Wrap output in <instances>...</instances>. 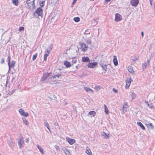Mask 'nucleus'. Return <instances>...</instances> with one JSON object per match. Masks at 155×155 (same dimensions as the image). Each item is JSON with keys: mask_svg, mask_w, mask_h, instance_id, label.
<instances>
[{"mask_svg": "<svg viewBox=\"0 0 155 155\" xmlns=\"http://www.w3.org/2000/svg\"><path fill=\"white\" fill-rule=\"evenodd\" d=\"M35 0H27L26 3L27 8L29 9H30L31 8H32L33 9H34L35 8Z\"/></svg>", "mask_w": 155, "mask_h": 155, "instance_id": "nucleus-1", "label": "nucleus"}, {"mask_svg": "<svg viewBox=\"0 0 155 155\" xmlns=\"http://www.w3.org/2000/svg\"><path fill=\"white\" fill-rule=\"evenodd\" d=\"M79 45L80 46L81 49L83 52L86 51L88 48V46H86V44L84 43H81L80 42H79Z\"/></svg>", "mask_w": 155, "mask_h": 155, "instance_id": "nucleus-2", "label": "nucleus"}, {"mask_svg": "<svg viewBox=\"0 0 155 155\" xmlns=\"http://www.w3.org/2000/svg\"><path fill=\"white\" fill-rule=\"evenodd\" d=\"M42 9L41 8H38L34 14V16L36 14L38 15V16H41L43 13Z\"/></svg>", "mask_w": 155, "mask_h": 155, "instance_id": "nucleus-3", "label": "nucleus"}, {"mask_svg": "<svg viewBox=\"0 0 155 155\" xmlns=\"http://www.w3.org/2000/svg\"><path fill=\"white\" fill-rule=\"evenodd\" d=\"M150 59H148L147 62H144L142 64V68L144 70L147 68V66H149L150 64Z\"/></svg>", "mask_w": 155, "mask_h": 155, "instance_id": "nucleus-4", "label": "nucleus"}, {"mask_svg": "<svg viewBox=\"0 0 155 155\" xmlns=\"http://www.w3.org/2000/svg\"><path fill=\"white\" fill-rule=\"evenodd\" d=\"M97 65V62H89L87 66L89 68H93L96 67Z\"/></svg>", "mask_w": 155, "mask_h": 155, "instance_id": "nucleus-5", "label": "nucleus"}, {"mask_svg": "<svg viewBox=\"0 0 155 155\" xmlns=\"http://www.w3.org/2000/svg\"><path fill=\"white\" fill-rule=\"evenodd\" d=\"M19 112L21 115L27 117L29 115V114L27 112H25L24 110L21 109H20L19 110Z\"/></svg>", "mask_w": 155, "mask_h": 155, "instance_id": "nucleus-6", "label": "nucleus"}, {"mask_svg": "<svg viewBox=\"0 0 155 155\" xmlns=\"http://www.w3.org/2000/svg\"><path fill=\"white\" fill-rule=\"evenodd\" d=\"M122 19V16L119 14L116 13L115 14V20L116 21H120Z\"/></svg>", "mask_w": 155, "mask_h": 155, "instance_id": "nucleus-7", "label": "nucleus"}, {"mask_svg": "<svg viewBox=\"0 0 155 155\" xmlns=\"http://www.w3.org/2000/svg\"><path fill=\"white\" fill-rule=\"evenodd\" d=\"M131 5L134 6L136 7L137 6L139 3L138 0H132L130 1Z\"/></svg>", "mask_w": 155, "mask_h": 155, "instance_id": "nucleus-8", "label": "nucleus"}, {"mask_svg": "<svg viewBox=\"0 0 155 155\" xmlns=\"http://www.w3.org/2000/svg\"><path fill=\"white\" fill-rule=\"evenodd\" d=\"M18 143L20 148H21V147H22V144L24 143V140L22 137L18 141Z\"/></svg>", "mask_w": 155, "mask_h": 155, "instance_id": "nucleus-9", "label": "nucleus"}, {"mask_svg": "<svg viewBox=\"0 0 155 155\" xmlns=\"http://www.w3.org/2000/svg\"><path fill=\"white\" fill-rule=\"evenodd\" d=\"M15 64V61H12L11 64H10V63H9V64H8L9 67V71L10 70V69L11 68H14V67Z\"/></svg>", "mask_w": 155, "mask_h": 155, "instance_id": "nucleus-10", "label": "nucleus"}, {"mask_svg": "<svg viewBox=\"0 0 155 155\" xmlns=\"http://www.w3.org/2000/svg\"><path fill=\"white\" fill-rule=\"evenodd\" d=\"M66 140L70 144H72L75 142V140L74 139L69 138V137H66Z\"/></svg>", "mask_w": 155, "mask_h": 155, "instance_id": "nucleus-11", "label": "nucleus"}, {"mask_svg": "<svg viewBox=\"0 0 155 155\" xmlns=\"http://www.w3.org/2000/svg\"><path fill=\"white\" fill-rule=\"evenodd\" d=\"M62 150L64 151V153L66 155H70V152L69 150L64 147H63Z\"/></svg>", "mask_w": 155, "mask_h": 155, "instance_id": "nucleus-12", "label": "nucleus"}, {"mask_svg": "<svg viewBox=\"0 0 155 155\" xmlns=\"http://www.w3.org/2000/svg\"><path fill=\"white\" fill-rule=\"evenodd\" d=\"M49 77V74L48 72L44 73L43 74V76L42 78V81H45Z\"/></svg>", "mask_w": 155, "mask_h": 155, "instance_id": "nucleus-13", "label": "nucleus"}, {"mask_svg": "<svg viewBox=\"0 0 155 155\" xmlns=\"http://www.w3.org/2000/svg\"><path fill=\"white\" fill-rule=\"evenodd\" d=\"M90 60L88 57H84L82 58V61L83 62H89Z\"/></svg>", "mask_w": 155, "mask_h": 155, "instance_id": "nucleus-14", "label": "nucleus"}, {"mask_svg": "<svg viewBox=\"0 0 155 155\" xmlns=\"http://www.w3.org/2000/svg\"><path fill=\"white\" fill-rule=\"evenodd\" d=\"M113 62L115 66H117L118 64V62L116 56L114 55L113 57Z\"/></svg>", "mask_w": 155, "mask_h": 155, "instance_id": "nucleus-15", "label": "nucleus"}, {"mask_svg": "<svg viewBox=\"0 0 155 155\" xmlns=\"http://www.w3.org/2000/svg\"><path fill=\"white\" fill-rule=\"evenodd\" d=\"M130 81H131V78L130 79ZM131 83V81H130V80L129 79L128 80H127L126 81V86L125 88L126 89L128 88L130 85Z\"/></svg>", "mask_w": 155, "mask_h": 155, "instance_id": "nucleus-16", "label": "nucleus"}, {"mask_svg": "<svg viewBox=\"0 0 155 155\" xmlns=\"http://www.w3.org/2000/svg\"><path fill=\"white\" fill-rule=\"evenodd\" d=\"M128 105H127L126 104H125L123 107V113H125V112H126L127 111V109L128 108Z\"/></svg>", "mask_w": 155, "mask_h": 155, "instance_id": "nucleus-17", "label": "nucleus"}, {"mask_svg": "<svg viewBox=\"0 0 155 155\" xmlns=\"http://www.w3.org/2000/svg\"><path fill=\"white\" fill-rule=\"evenodd\" d=\"M146 126L150 129L153 130L154 129V126L151 123L147 124Z\"/></svg>", "mask_w": 155, "mask_h": 155, "instance_id": "nucleus-18", "label": "nucleus"}, {"mask_svg": "<svg viewBox=\"0 0 155 155\" xmlns=\"http://www.w3.org/2000/svg\"><path fill=\"white\" fill-rule=\"evenodd\" d=\"M137 125L140 126L143 130H145V127L143 126V124L140 122H137Z\"/></svg>", "mask_w": 155, "mask_h": 155, "instance_id": "nucleus-19", "label": "nucleus"}, {"mask_svg": "<svg viewBox=\"0 0 155 155\" xmlns=\"http://www.w3.org/2000/svg\"><path fill=\"white\" fill-rule=\"evenodd\" d=\"M57 77L58 78H61V74H57L56 75H54V76H51V77H50V78H56V77Z\"/></svg>", "mask_w": 155, "mask_h": 155, "instance_id": "nucleus-20", "label": "nucleus"}, {"mask_svg": "<svg viewBox=\"0 0 155 155\" xmlns=\"http://www.w3.org/2000/svg\"><path fill=\"white\" fill-rule=\"evenodd\" d=\"M64 65L66 66L67 68H69L71 66V63L68 61H65L64 63Z\"/></svg>", "mask_w": 155, "mask_h": 155, "instance_id": "nucleus-21", "label": "nucleus"}, {"mask_svg": "<svg viewBox=\"0 0 155 155\" xmlns=\"http://www.w3.org/2000/svg\"><path fill=\"white\" fill-rule=\"evenodd\" d=\"M53 47L52 45H51L50 46H49L47 49H46V51L45 52V53H48L49 54L50 52L52 50Z\"/></svg>", "mask_w": 155, "mask_h": 155, "instance_id": "nucleus-22", "label": "nucleus"}, {"mask_svg": "<svg viewBox=\"0 0 155 155\" xmlns=\"http://www.w3.org/2000/svg\"><path fill=\"white\" fill-rule=\"evenodd\" d=\"M84 89L87 92H89V91H91V93H93L94 92L93 90L88 87H84Z\"/></svg>", "mask_w": 155, "mask_h": 155, "instance_id": "nucleus-23", "label": "nucleus"}, {"mask_svg": "<svg viewBox=\"0 0 155 155\" xmlns=\"http://www.w3.org/2000/svg\"><path fill=\"white\" fill-rule=\"evenodd\" d=\"M44 125L51 132V130L50 129L49 125L48 123L46 120L45 121L44 123Z\"/></svg>", "mask_w": 155, "mask_h": 155, "instance_id": "nucleus-24", "label": "nucleus"}, {"mask_svg": "<svg viewBox=\"0 0 155 155\" xmlns=\"http://www.w3.org/2000/svg\"><path fill=\"white\" fill-rule=\"evenodd\" d=\"M101 66L103 70L105 71H107V65L106 64H102Z\"/></svg>", "mask_w": 155, "mask_h": 155, "instance_id": "nucleus-25", "label": "nucleus"}, {"mask_svg": "<svg viewBox=\"0 0 155 155\" xmlns=\"http://www.w3.org/2000/svg\"><path fill=\"white\" fill-rule=\"evenodd\" d=\"M95 114H96V113H95V111H90L89 112V113L88 114V115H92L93 117H94L95 116Z\"/></svg>", "mask_w": 155, "mask_h": 155, "instance_id": "nucleus-26", "label": "nucleus"}, {"mask_svg": "<svg viewBox=\"0 0 155 155\" xmlns=\"http://www.w3.org/2000/svg\"><path fill=\"white\" fill-rule=\"evenodd\" d=\"M37 147L39 150L40 152H41L42 154H44L43 150L41 147L39 145H37Z\"/></svg>", "mask_w": 155, "mask_h": 155, "instance_id": "nucleus-27", "label": "nucleus"}, {"mask_svg": "<svg viewBox=\"0 0 155 155\" xmlns=\"http://www.w3.org/2000/svg\"><path fill=\"white\" fill-rule=\"evenodd\" d=\"M128 71L131 74H133L134 73V71L132 67L130 66L128 68Z\"/></svg>", "mask_w": 155, "mask_h": 155, "instance_id": "nucleus-28", "label": "nucleus"}, {"mask_svg": "<svg viewBox=\"0 0 155 155\" xmlns=\"http://www.w3.org/2000/svg\"><path fill=\"white\" fill-rule=\"evenodd\" d=\"M12 3L15 6H18V0H12Z\"/></svg>", "mask_w": 155, "mask_h": 155, "instance_id": "nucleus-29", "label": "nucleus"}, {"mask_svg": "<svg viewBox=\"0 0 155 155\" xmlns=\"http://www.w3.org/2000/svg\"><path fill=\"white\" fill-rule=\"evenodd\" d=\"M8 143L10 147H12L14 145L15 143L13 141L11 140L10 141L8 142Z\"/></svg>", "mask_w": 155, "mask_h": 155, "instance_id": "nucleus-30", "label": "nucleus"}, {"mask_svg": "<svg viewBox=\"0 0 155 155\" xmlns=\"http://www.w3.org/2000/svg\"><path fill=\"white\" fill-rule=\"evenodd\" d=\"M86 153L89 155H92V153L90 149H86Z\"/></svg>", "mask_w": 155, "mask_h": 155, "instance_id": "nucleus-31", "label": "nucleus"}, {"mask_svg": "<svg viewBox=\"0 0 155 155\" xmlns=\"http://www.w3.org/2000/svg\"><path fill=\"white\" fill-rule=\"evenodd\" d=\"M74 20L76 22H78L80 20V19L79 17H76L74 18Z\"/></svg>", "mask_w": 155, "mask_h": 155, "instance_id": "nucleus-32", "label": "nucleus"}, {"mask_svg": "<svg viewBox=\"0 0 155 155\" xmlns=\"http://www.w3.org/2000/svg\"><path fill=\"white\" fill-rule=\"evenodd\" d=\"M104 110L106 114H108L109 113L107 107V106L105 104H104Z\"/></svg>", "mask_w": 155, "mask_h": 155, "instance_id": "nucleus-33", "label": "nucleus"}, {"mask_svg": "<svg viewBox=\"0 0 155 155\" xmlns=\"http://www.w3.org/2000/svg\"><path fill=\"white\" fill-rule=\"evenodd\" d=\"M131 96L132 98V99H133L136 97V95L133 92L131 93Z\"/></svg>", "mask_w": 155, "mask_h": 155, "instance_id": "nucleus-34", "label": "nucleus"}, {"mask_svg": "<svg viewBox=\"0 0 155 155\" xmlns=\"http://www.w3.org/2000/svg\"><path fill=\"white\" fill-rule=\"evenodd\" d=\"M23 120V122L24 124H25L26 125H28V122L27 120L25 118H22Z\"/></svg>", "mask_w": 155, "mask_h": 155, "instance_id": "nucleus-35", "label": "nucleus"}, {"mask_svg": "<svg viewBox=\"0 0 155 155\" xmlns=\"http://www.w3.org/2000/svg\"><path fill=\"white\" fill-rule=\"evenodd\" d=\"M49 54H48V53H47L45 54L44 56V61H46L47 57L48 56Z\"/></svg>", "mask_w": 155, "mask_h": 155, "instance_id": "nucleus-36", "label": "nucleus"}, {"mask_svg": "<svg viewBox=\"0 0 155 155\" xmlns=\"http://www.w3.org/2000/svg\"><path fill=\"white\" fill-rule=\"evenodd\" d=\"M38 55V54L37 53H35V54H34L33 56L32 60L33 61L35 60Z\"/></svg>", "mask_w": 155, "mask_h": 155, "instance_id": "nucleus-37", "label": "nucleus"}, {"mask_svg": "<svg viewBox=\"0 0 155 155\" xmlns=\"http://www.w3.org/2000/svg\"><path fill=\"white\" fill-rule=\"evenodd\" d=\"M45 1H44L40 2V5L41 7H43L45 5Z\"/></svg>", "mask_w": 155, "mask_h": 155, "instance_id": "nucleus-38", "label": "nucleus"}, {"mask_svg": "<svg viewBox=\"0 0 155 155\" xmlns=\"http://www.w3.org/2000/svg\"><path fill=\"white\" fill-rule=\"evenodd\" d=\"M24 29V28L22 26L20 27L19 28V31H23Z\"/></svg>", "mask_w": 155, "mask_h": 155, "instance_id": "nucleus-39", "label": "nucleus"}, {"mask_svg": "<svg viewBox=\"0 0 155 155\" xmlns=\"http://www.w3.org/2000/svg\"><path fill=\"white\" fill-rule=\"evenodd\" d=\"M77 61V60L75 58H73L72 61V63H75Z\"/></svg>", "mask_w": 155, "mask_h": 155, "instance_id": "nucleus-40", "label": "nucleus"}, {"mask_svg": "<svg viewBox=\"0 0 155 155\" xmlns=\"http://www.w3.org/2000/svg\"><path fill=\"white\" fill-rule=\"evenodd\" d=\"M94 21L92 22V24L93 26H95V25H96L97 24V22L95 20H94Z\"/></svg>", "mask_w": 155, "mask_h": 155, "instance_id": "nucleus-41", "label": "nucleus"}, {"mask_svg": "<svg viewBox=\"0 0 155 155\" xmlns=\"http://www.w3.org/2000/svg\"><path fill=\"white\" fill-rule=\"evenodd\" d=\"M6 61L8 62V64H9V63H10V57L9 56L8 57Z\"/></svg>", "mask_w": 155, "mask_h": 155, "instance_id": "nucleus-42", "label": "nucleus"}, {"mask_svg": "<svg viewBox=\"0 0 155 155\" xmlns=\"http://www.w3.org/2000/svg\"><path fill=\"white\" fill-rule=\"evenodd\" d=\"M147 103V105L150 108H152L153 107V106L152 105V104L150 105L147 102H146Z\"/></svg>", "mask_w": 155, "mask_h": 155, "instance_id": "nucleus-43", "label": "nucleus"}, {"mask_svg": "<svg viewBox=\"0 0 155 155\" xmlns=\"http://www.w3.org/2000/svg\"><path fill=\"white\" fill-rule=\"evenodd\" d=\"M104 134H105V137L106 138H109V137L108 135H107V134H106L104 132Z\"/></svg>", "mask_w": 155, "mask_h": 155, "instance_id": "nucleus-44", "label": "nucleus"}, {"mask_svg": "<svg viewBox=\"0 0 155 155\" xmlns=\"http://www.w3.org/2000/svg\"><path fill=\"white\" fill-rule=\"evenodd\" d=\"M87 44L88 45H90L91 43V41L90 40H87L86 41Z\"/></svg>", "mask_w": 155, "mask_h": 155, "instance_id": "nucleus-45", "label": "nucleus"}, {"mask_svg": "<svg viewBox=\"0 0 155 155\" xmlns=\"http://www.w3.org/2000/svg\"><path fill=\"white\" fill-rule=\"evenodd\" d=\"M90 33V32H89V31L88 30H87L85 31L84 33V34H89Z\"/></svg>", "mask_w": 155, "mask_h": 155, "instance_id": "nucleus-46", "label": "nucleus"}, {"mask_svg": "<svg viewBox=\"0 0 155 155\" xmlns=\"http://www.w3.org/2000/svg\"><path fill=\"white\" fill-rule=\"evenodd\" d=\"M4 62H5V61H4V59L3 58H2L1 59V63L2 64H4Z\"/></svg>", "mask_w": 155, "mask_h": 155, "instance_id": "nucleus-47", "label": "nucleus"}, {"mask_svg": "<svg viewBox=\"0 0 155 155\" xmlns=\"http://www.w3.org/2000/svg\"><path fill=\"white\" fill-rule=\"evenodd\" d=\"M54 147H55V149L57 150H59L60 148H59V147L58 146L55 145L54 146Z\"/></svg>", "mask_w": 155, "mask_h": 155, "instance_id": "nucleus-48", "label": "nucleus"}, {"mask_svg": "<svg viewBox=\"0 0 155 155\" xmlns=\"http://www.w3.org/2000/svg\"><path fill=\"white\" fill-rule=\"evenodd\" d=\"M113 91L115 93H117V90L114 88L113 89Z\"/></svg>", "mask_w": 155, "mask_h": 155, "instance_id": "nucleus-49", "label": "nucleus"}, {"mask_svg": "<svg viewBox=\"0 0 155 155\" xmlns=\"http://www.w3.org/2000/svg\"><path fill=\"white\" fill-rule=\"evenodd\" d=\"M53 97L54 98V101L55 102H57V97H54V96H53Z\"/></svg>", "mask_w": 155, "mask_h": 155, "instance_id": "nucleus-50", "label": "nucleus"}, {"mask_svg": "<svg viewBox=\"0 0 155 155\" xmlns=\"http://www.w3.org/2000/svg\"><path fill=\"white\" fill-rule=\"evenodd\" d=\"M77 0H74L72 3V5H74L75 3L76 2Z\"/></svg>", "mask_w": 155, "mask_h": 155, "instance_id": "nucleus-51", "label": "nucleus"}, {"mask_svg": "<svg viewBox=\"0 0 155 155\" xmlns=\"http://www.w3.org/2000/svg\"><path fill=\"white\" fill-rule=\"evenodd\" d=\"M137 58H134V59H132V60L133 61H134L135 62L137 60Z\"/></svg>", "mask_w": 155, "mask_h": 155, "instance_id": "nucleus-52", "label": "nucleus"}, {"mask_svg": "<svg viewBox=\"0 0 155 155\" xmlns=\"http://www.w3.org/2000/svg\"><path fill=\"white\" fill-rule=\"evenodd\" d=\"M153 0H149L150 2V5L152 6V2H153Z\"/></svg>", "mask_w": 155, "mask_h": 155, "instance_id": "nucleus-53", "label": "nucleus"}, {"mask_svg": "<svg viewBox=\"0 0 155 155\" xmlns=\"http://www.w3.org/2000/svg\"><path fill=\"white\" fill-rule=\"evenodd\" d=\"M29 138H26V142L27 143H28V142L29 141Z\"/></svg>", "mask_w": 155, "mask_h": 155, "instance_id": "nucleus-54", "label": "nucleus"}, {"mask_svg": "<svg viewBox=\"0 0 155 155\" xmlns=\"http://www.w3.org/2000/svg\"><path fill=\"white\" fill-rule=\"evenodd\" d=\"M99 64L101 66L102 65V64H103V62L102 61H101L99 63Z\"/></svg>", "mask_w": 155, "mask_h": 155, "instance_id": "nucleus-55", "label": "nucleus"}, {"mask_svg": "<svg viewBox=\"0 0 155 155\" xmlns=\"http://www.w3.org/2000/svg\"><path fill=\"white\" fill-rule=\"evenodd\" d=\"M141 35H142V37H143V34H144L143 31H142L141 32Z\"/></svg>", "mask_w": 155, "mask_h": 155, "instance_id": "nucleus-56", "label": "nucleus"}, {"mask_svg": "<svg viewBox=\"0 0 155 155\" xmlns=\"http://www.w3.org/2000/svg\"><path fill=\"white\" fill-rule=\"evenodd\" d=\"M111 0H105V1L107 2H110Z\"/></svg>", "mask_w": 155, "mask_h": 155, "instance_id": "nucleus-57", "label": "nucleus"}, {"mask_svg": "<svg viewBox=\"0 0 155 155\" xmlns=\"http://www.w3.org/2000/svg\"><path fill=\"white\" fill-rule=\"evenodd\" d=\"M75 108H76V107H75V108H74H74H73V110H75V111H76H76H76V109H75Z\"/></svg>", "mask_w": 155, "mask_h": 155, "instance_id": "nucleus-58", "label": "nucleus"}, {"mask_svg": "<svg viewBox=\"0 0 155 155\" xmlns=\"http://www.w3.org/2000/svg\"><path fill=\"white\" fill-rule=\"evenodd\" d=\"M48 74H49V76L51 74V72L49 73H48Z\"/></svg>", "mask_w": 155, "mask_h": 155, "instance_id": "nucleus-59", "label": "nucleus"}, {"mask_svg": "<svg viewBox=\"0 0 155 155\" xmlns=\"http://www.w3.org/2000/svg\"><path fill=\"white\" fill-rule=\"evenodd\" d=\"M67 103H66V102H65V103H64V105H67Z\"/></svg>", "mask_w": 155, "mask_h": 155, "instance_id": "nucleus-60", "label": "nucleus"}, {"mask_svg": "<svg viewBox=\"0 0 155 155\" xmlns=\"http://www.w3.org/2000/svg\"><path fill=\"white\" fill-rule=\"evenodd\" d=\"M1 30L2 31V32H3V31H4V29H1Z\"/></svg>", "mask_w": 155, "mask_h": 155, "instance_id": "nucleus-61", "label": "nucleus"}, {"mask_svg": "<svg viewBox=\"0 0 155 155\" xmlns=\"http://www.w3.org/2000/svg\"><path fill=\"white\" fill-rule=\"evenodd\" d=\"M76 68H77V69H78V66H76Z\"/></svg>", "mask_w": 155, "mask_h": 155, "instance_id": "nucleus-62", "label": "nucleus"}, {"mask_svg": "<svg viewBox=\"0 0 155 155\" xmlns=\"http://www.w3.org/2000/svg\"><path fill=\"white\" fill-rule=\"evenodd\" d=\"M55 125H56V123H55V124H54Z\"/></svg>", "mask_w": 155, "mask_h": 155, "instance_id": "nucleus-63", "label": "nucleus"}, {"mask_svg": "<svg viewBox=\"0 0 155 155\" xmlns=\"http://www.w3.org/2000/svg\"><path fill=\"white\" fill-rule=\"evenodd\" d=\"M5 32L4 33H3V34L5 33Z\"/></svg>", "mask_w": 155, "mask_h": 155, "instance_id": "nucleus-64", "label": "nucleus"}]
</instances>
